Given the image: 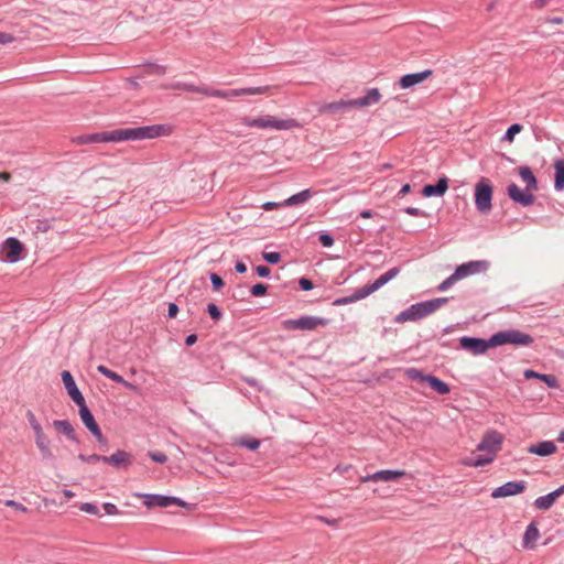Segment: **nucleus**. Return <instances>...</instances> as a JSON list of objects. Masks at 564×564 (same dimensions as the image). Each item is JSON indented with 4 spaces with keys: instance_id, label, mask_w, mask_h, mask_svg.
Masks as SVG:
<instances>
[{
    "instance_id": "29",
    "label": "nucleus",
    "mask_w": 564,
    "mask_h": 564,
    "mask_svg": "<svg viewBox=\"0 0 564 564\" xmlns=\"http://www.w3.org/2000/svg\"><path fill=\"white\" fill-rule=\"evenodd\" d=\"M171 88L182 89V90L191 91V93L203 94L205 96H209V91H210V87H208V86H196L193 84L182 83V82H177V83L173 84L171 86Z\"/></svg>"
},
{
    "instance_id": "63",
    "label": "nucleus",
    "mask_w": 564,
    "mask_h": 564,
    "mask_svg": "<svg viewBox=\"0 0 564 564\" xmlns=\"http://www.w3.org/2000/svg\"><path fill=\"white\" fill-rule=\"evenodd\" d=\"M120 384H122L124 388H127V389H129V390H131L133 392H139V387L133 384V383H131V382H129V381H127L124 378L121 379Z\"/></svg>"
},
{
    "instance_id": "39",
    "label": "nucleus",
    "mask_w": 564,
    "mask_h": 564,
    "mask_svg": "<svg viewBox=\"0 0 564 564\" xmlns=\"http://www.w3.org/2000/svg\"><path fill=\"white\" fill-rule=\"evenodd\" d=\"M240 96L243 95H261L269 91V86H259V87H248V88H239Z\"/></svg>"
},
{
    "instance_id": "64",
    "label": "nucleus",
    "mask_w": 564,
    "mask_h": 564,
    "mask_svg": "<svg viewBox=\"0 0 564 564\" xmlns=\"http://www.w3.org/2000/svg\"><path fill=\"white\" fill-rule=\"evenodd\" d=\"M197 341V335L196 334H189L185 338V345L187 347L193 346Z\"/></svg>"
},
{
    "instance_id": "26",
    "label": "nucleus",
    "mask_w": 564,
    "mask_h": 564,
    "mask_svg": "<svg viewBox=\"0 0 564 564\" xmlns=\"http://www.w3.org/2000/svg\"><path fill=\"white\" fill-rule=\"evenodd\" d=\"M347 109H350L349 100H338L328 104H324L318 108L319 113H329L336 115L338 112H344Z\"/></svg>"
},
{
    "instance_id": "28",
    "label": "nucleus",
    "mask_w": 564,
    "mask_h": 564,
    "mask_svg": "<svg viewBox=\"0 0 564 564\" xmlns=\"http://www.w3.org/2000/svg\"><path fill=\"white\" fill-rule=\"evenodd\" d=\"M367 296H368V293H367L366 289L362 286V288L356 290L351 295L336 299L333 302V305L334 306H343V305L351 304V303H355V302L362 300Z\"/></svg>"
},
{
    "instance_id": "21",
    "label": "nucleus",
    "mask_w": 564,
    "mask_h": 564,
    "mask_svg": "<svg viewBox=\"0 0 564 564\" xmlns=\"http://www.w3.org/2000/svg\"><path fill=\"white\" fill-rule=\"evenodd\" d=\"M557 446L553 441H542L536 444H531L527 452L540 457H546L555 454Z\"/></svg>"
},
{
    "instance_id": "3",
    "label": "nucleus",
    "mask_w": 564,
    "mask_h": 564,
    "mask_svg": "<svg viewBox=\"0 0 564 564\" xmlns=\"http://www.w3.org/2000/svg\"><path fill=\"white\" fill-rule=\"evenodd\" d=\"M449 301L448 297H435L412 304L394 317L395 323L416 322L433 314Z\"/></svg>"
},
{
    "instance_id": "4",
    "label": "nucleus",
    "mask_w": 564,
    "mask_h": 564,
    "mask_svg": "<svg viewBox=\"0 0 564 564\" xmlns=\"http://www.w3.org/2000/svg\"><path fill=\"white\" fill-rule=\"evenodd\" d=\"M240 122L250 128H259V129H275V130H289L293 128H300L301 124L295 119H275L271 116H261L258 118L252 117H241Z\"/></svg>"
},
{
    "instance_id": "31",
    "label": "nucleus",
    "mask_w": 564,
    "mask_h": 564,
    "mask_svg": "<svg viewBox=\"0 0 564 564\" xmlns=\"http://www.w3.org/2000/svg\"><path fill=\"white\" fill-rule=\"evenodd\" d=\"M312 197L311 189H303L284 200L285 206H295L299 204L306 203Z\"/></svg>"
},
{
    "instance_id": "40",
    "label": "nucleus",
    "mask_w": 564,
    "mask_h": 564,
    "mask_svg": "<svg viewBox=\"0 0 564 564\" xmlns=\"http://www.w3.org/2000/svg\"><path fill=\"white\" fill-rule=\"evenodd\" d=\"M206 311L215 322H218L223 317L221 310L215 303H208Z\"/></svg>"
},
{
    "instance_id": "20",
    "label": "nucleus",
    "mask_w": 564,
    "mask_h": 564,
    "mask_svg": "<svg viewBox=\"0 0 564 564\" xmlns=\"http://www.w3.org/2000/svg\"><path fill=\"white\" fill-rule=\"evenodd\" d=\"M432 75H433L432 69H425V70L419 72V73L405 74V75L401 76L399 84H400L401 88L408 89V88H411V87L424 82Z\"/></svg>"
},
{
    "instance_id": "5",
    "label": "nucleus",
    "mask_w": 564,
    "mask_h": 564,
    "mask_svg": "<svg viewBox=\"0 0 564 564\" xmlns=\"http://www.w3.org/2000/svg\"><path fill=\"white\" fill-rule=\"evenodd\" d=\"M494 348L503 345H513L516 347H529L534 343V338L527 333L516 328L500 330L491 335Z\"/></svg>"
},
{
    "instance_id": "1",
    "label": "nucleus",
    "mask_w": 564,
    "mask_h": 564,
    "mask_svg": "<svg viewBox=\"0 0 564 564\" xmlns=\"http://www.w3.org/2000/svg\"><path fill=\"white\" fill-rule=\"evenodd\" d=\"M171 131L166 124H152L134 128H118L96 133H86L74 137L72 142L75 144H91L101 142H122L154 139L165 135Z\"/></svg>"
},
{
    "instance_id": "54",
    "label": "nucleus",
    "mask_w": 564,
    "mask_h": 564,
    "mask_svg": "<svg viewBox=\"0 0 564 564\" xmlns=\"http://www.w3.org/2000/svg\"><path fill=\"white\" fill-rule=\"evenodd\" d=\"M256 273L260 278H268L271 273V270L269 267L260 264L256 267Z\"/></svg>"
},
{
    "instance_id": "2",
    "label": "nucleus",
    "mask_w": 564,
    "mask_h": 564,
    "mask_svg": "<svg viewBox=\"0 0 564 564\" xmlns=\"http://www.w3.org/2000/svg\"><path fill=\"white\" fill-rule=\"evenodd\" d=\"M518 174L525 183V188L521 189L517 184L511 183L507 186V195L516 204H519L523 207L531 206L535 200V196L532 194V192L538 191L539 188L538 180L531 167L527 165L520 166L518 169Z\"/></svg>"
},
{
    "instance_id": "19",
    "label": "nucleus",
    "mask_w": 564,
    "mask_h": 564,
    "mask_svg": "<svg viewBox=\"0 0 564 564\" xmlns=\"http://www.w3.org/2000/svg\"><path fill=\"white\" fill-rule=\"evenodd\" d=\"M562 495H564V484L547 495L538 497L534 500L533 506L538 510L546 511L552 508V506Z\"/></svg>"
},
{
    "instance_id": "61",
    "label": "nucleus",
    "mask_w": 564,
    "mask_h": 564,
    "mask_svg": "<svg viewBox=\"0 0 564 564\" xmlns=\"http://www.w3.org/2000/svg\"><path fill=\"white\" fill-rule=\"evenodd\" d=\"M4 505H6V506H8V507H13V508H14V509H17V510L26 511V507H25V506H23V505H22V503H20V502H17V501H14V500H7V501L4 502Z\"/></svg>"
},
{
    "instance_id": "49",
    "label": "nucleus",
    "mask_w": 564,
    "mask_h": 564,
    "mask_svg": "<svg viewBox=\"0 0 564 564\" xmlns=\"http://www.w3.org/2000/svg\"><path fill=\"white\" fill-rule=\"evenodd\" d=\"M148 456L155 463L164 464L167 462V456L163 452H149Z\"/></svg>"
},
{
    "instance_id": "58",
    "label": "nucleus",
    "mask_w": 564,
    "mask_h": 564,
    "mask_svg": "<svg viewBox=\"0 0 564 564\" xmlns=\"http://www.w3.org/2000/svg\"><path fill=\"white\" fill-rule=\"evenodd\" d=\"M93 435L96 437L101 447H106L108 445V440L104 436L101 430H99V432L93 433Z\"/></svg>"
},
{
    "instance_id": "16",
    "label": "nucleus",
    "mask_w": 564,
    "mask_h": 564,
    "mask_svg": "<svg viewBox=\"0 0 564 564\" xmlns=\"http://www.w3.org/2000/svg\"><path fill=\"white\" fill-rule=\"evenodd\" d=\"M34 441H35L36 447L39 448V451L41 453L42 459L46 460V462H53L55 459V455L53 454V451L51 447V440L44 433L43 430L34 433Z\"/></svg>"
},
{
    "instance_id": "10",
    "label": "nucleus",
    "mask_w": 564,
    "mask_h": 564,
    "mask_svg": "<svg viewBox=\"0 0 564 564\" xmlns=\"http://www.w3.org/2000/svg\"><path fill=\"white\" fill-rule=\"evenodd\" d=\"M143 497V503L147 508H167L172 505H176L178 507L187 508L188 503L177 497L173 496H165V495H158V494H144Z\"/></svg>"
},
{
    "instance_id": "8",
    "label": "nucleus",
    "mask_w": 564,
    "mask_h": 564,
    "mask_svg": "<svg viewBox=\"0 0 564 564\" xmlns=\"http://www.w3.org/2000/svg\"><path fill=\"white\" fill-rule=\"evenodd\" d=\"M329 321L324 317L304 315L300 318H290L282 322V328L285 330H314L319 326L328 325Z\"/></svg>"
},
{
    "instance_id": "12",
    "label": "nucleus",
    "mask_w": 564,
    "mask_h": 564,
    "mask_svg": "<svg viewBox=\"0 0 564 564\" xmlns=\"http://www.w3.org/2000/svg\"><path fill=\"white\" fill-rule=\"evenodd\" d=\"M527 488V482L524 480H514L508 481L497 488H495L491 492V497L494 499L505 498L510 496H516L522 494Z\"/></svg>"
},
{
    "instance_id": "50",
    "label": "nucleus",
    "mask_w": 564,
    "mask_h": 564,
    "mask_svg": "<svg viewBox=\"0 0 564 564\" xmlns=\"http://www.w3.org/2000/svg\"><path fill=\"white\" fill-rule=\"evenodd\" d=\"M78 459L84 463H96V462H102V455L99 454H91V455H85L79 454Z\"/></svg>"
},
{
    "instance_id": "62",
    "label": "nucleus",
    "mask_w": 564,
    "mask_h": 564,
    "mask_svg": "<svg viewBox=\"0 0 564 564\" xmlns=\"http://www.w3.org/2000/svg\"><path fill=\"white\" fill-rule=\"evenodd\" d=\"M14 40V37L6 32H0V44H8L11 43Z\"/></svg>"
},
{
    "instance_id": "7",
    "label": "nucleus",
    "mask_w": 564,
    "mask_h": 564,
    "mask_svg": "<svg viewBox=\"0 0 564 564\" xmlns=\"http://www.w3.org/2000/svg\"><path fill=\"white\" fill-rule=\"evenodd\" d=\"M494 187L490 181L481 177L475 185V206L480 214H488L492 208Z\"/></svg>"
},
{
    "instance_id": "60",
    "label": "nucleus",
    "mask_w": 564,
    "mask_h": 564,
    "mask_svg": "<svg viewBox=\"0 0 564 564\" xmlns=\"http://www.w3.org/2000/svg\"><path fill=\"white\" fill-rule=\"evenodd\" d=\"M316 519L318 521H322L324 523H326L327 525H330V527H336L339 522L338 519H328L326 517H323V516H317Z\"/></svg>"
},
{
    "instance_id": "43",
    "label": "nucleus",
    "mask_w": 564,
    "mask_h": 564,
    "mask_svg": "<svg viewBox=\"0 0 564 564\" xmlns=\"http://www.w3.org/2000/svg\"><path fill=\"white\" fill-rule=\"evenodd\" d=\"M365 97L370 101L371 105H373L380 101L381 94L378 88H369L366 90Z\"/></svg>"
},
{
    "instance_id": "14",
    "label": "nucleus",
    "mask_w": 564,
    "mask_h": 564,
    "mask_svg": "<svg viewBox=\"0 0 564 564\" xmlns=\"http://www.w3.org/2000/svg\"><path fill=\"white\" fill-rule=\"evenodd\" d=\"M489 265L490 263L487 260H473L458 265L455 271L462 280L473 274L486 272Z\"/></svg>"
},
{
    "instance_id": "6",
    "label": "nucleus",
    "mask_w": 564,
    "mask_h": 564,
    "mask_svg": "<svg viewBox=\"0 0 564 564\" xmlns=\"http://www.w3.org/2000/svg\"><path fill=\"white\" fill-rule=\"evenodd\" d=\"M405 376L408 379L412 381L429 384V387L438 394L444 395L451 392V388L445 381L441 380L436 376L425 375L422 370L417 368H408L405 370Z\"/></svg>"
},
{
    "instance_id": "27",
    "label": "nucleus",
    "mask_w": 564,
    "mask_h": 564,
    "mask_svg": "<svg viewBox=\"0 0 564 564\" xmlns=\"http://www.w3.org/2000/svg\"><path fill=\"white\" fill-rule=\"evenodd\" d=\"M53 426L62 434H64L69 441L79 443V440L75 433V430L68 420H55Z\"/></svg>"
},
{
    "instance_id": "32",
    "label": "nucleus",
    "mask_w": 564,
    "mask_h": 564,
    "mask_svg": "<svg viewBox=\"0 0 564 564\" xmlns=\"http://www.w3.org/2000/svg\"><path fill=\"white\" fill-rule=\"evenodd\" d=\"M495 460L494 455H479L476 458H467L463 462L465 466L481 467L491 464Z\"/></svg>"
},
{
    "instance_id": "45",
    "label": "nucleus",
    "mask_w": 564,
    "mask_h": 564,
    "mask_svg": "<svg viewBox=\"0 0 564 564\" xmlns=\"http://www.w3.org/2000/svg\"><path fill=\"white\" fill-rule=\"evenodd\" d=\"M318 241L323 247L329 248L334 245L335 239L329 232L323 231L319 234Z\"/></svg>"
},
{
    "instance_id": "24",
    "label": "nucleus",
    "mask_w": 564,
    "mask_h": 564,
    "mask_svg": "<svg viewBox=\"0 0 564 564\" xmlns=\"http://www.w3.org/2000/svg\"><path fill=\"white\" fill-rule=\"evenodd\" d=\"M79 416L86 429L93 434L99 432L100 427L97 424L91 411L88 409L86 402L78 404Z\"/></svg>"
},
{
    "instance_id": "42",
    "label": "nucleus",
    "mask_w": 564,
    "mask_h": 564,
    "mask_svg": "<svg viewBox=\"0 0 564 564\" xmlns=\"http://www.w3.org/2000/svg\"><path fill=\"white\" fill-rule=\"evenodd\" d=\"M262 258L269 264H276L281 261V253L276 252V251H272V252L264 251V252H262Z\"/></svg>"
},
{
    "instance_id": "46",
    "label": "nucleus",
    "mask_w": 564,
    "mask_h": 564,
    "mask_svg": "<svg viewBox=\"0 0 564 564\" xmlns=\"http://www.w3.org/2000/svg\"><path fill=\"white\" fill-rule=\"evenodd\" d=\"M26 419L29 421V424L31 426V429L33 430L34 433H36L37 431H42L43 427L41 426V424L39 423V421L36 420L34 413L31 411V410H28L26 411Z\"/></svg>"
},
{
    "instance_id": "51",
    "label": "nucleus",
    "mask_w": 564,
    "mask_h": 564,
    "mask_svg": "<svg viewBox=\"0 0 564 564\" xmlns=\"http://www.w3.org/2000/svg\"><path fill=\"white\" fill-rule=\"evenodd\" d=\"M350 108H354V107H359V108H364V107H368L370 106V101L365 97H359V98H356V99H350Z\"/></svg>"
},
{
    "instance_id": "56",
    "label": "nucleus",
    "mask_w": 564,
    "mask_h": 564,
    "mask_svg": "<svg viewBox=\"0 0 564 564\" xmlns=\"http://www.w3.org/2000/svg\"><path fill=\"white\" fill-rule=\"evenodd\" d=\"M282 206H285L284 202L283 203L265 202L264 204H262L261 207L264 210L270 212V210L276 209V208L282 207Z\"/></svg>"
},
{
    "instance_id": "33",
    "label": "nucleus",
    "mask_w": 564,
    "mask_h": 564,
    "mask_svg": "<svg viewBox=\"0 0 564 564\" xmlns=\"http://www.w3.org/2000/svg\"><path fill=\"white\" fill-rule=\"evenodd\" d=\"M236 444L249 451H256L260 446V441L249 436H242L236 441Z\"/></svg>"
},
{
    "instance_id": "34",
    "label": "nucleus",
    "mask_w": 564,
    "mask_h": 564,
    "mask_svg": "<svg viewBox=\"0 0 564 564\" xmlns=\"http://www.w3.org/2000/svg\"><path fill=\"white\" fill-rule=\"evenodd\" d=\"M240 96V89H227V90H220V89H214L210 88L209 97H218V98H231V97H238Z\"/></svg>"
},
{
    "instance_id": "55",
    "label": "nucleus",
    "mask_w": 564,
    "mask_h": 564,
    "mask_svg": "<svg viewBox=\"0 0 564 564\" xmlns=\"http://www.w3.org/2000/svg\"><path fill=\"white\" fill-rule=\"evenodd\" d=\"M102 508H104L105 512L109 516H115V514L119 513V510L115 503L106 502L102 505Z\"/></svg>"
},
{
    "instance_id": "18",
    "label": "nucleus",
    "mask_w": 564,
    "mask_h": 564,
    "mask_svg": "<svg viewBox=\"0 0 564 564\" xmlns=\"http://www.w3.org/2000/svg\"><path fill=\"white\" fill-rule=\"evenodd\" d=\"M131 457L132 456L130 453L122 451V449H118L116 453H113L110 456L102 455V463L109 464L117 469H121V468L127 469L132 464Z\"/></svg>"
},
{
    "instance_id": "30",
    "label": "nucleus",
    "mask_w": 564,
    "mask_h": 564,
    "mask_svg": "<svg viewBox=\"0 0 564 564\" xmlns=\"http://www.w3.org/2000/svg\"><path fill=\"white\" fill-rule=\"evenodd\" d=\"M554 187L556 191H564V159L554 163Z\"/></svg>"
},
{
    "instance_id": "44",
    "label": "nucleus",
    "mask_w": 564,
    "mask_h": 564,
    "mask_svg": "<svg viewBox=\"0 0 564 564\" xmlns=\"http://www.w3.org/2000/svg\"><path fill=\"white\" fill-rule=\"evenodd\" d=\"M267 292H268V285L264 283H257V284L252 285L250 289V293L256 297L264 296L267 294Z\"/></svg>"
},
{
    "instance_id": "53",
    "label": "nucleus",
    "mask_w": 564,
    "mask_h": 564,
    "mask_svg": "<svg viewBox=\"0 0 564 564\" xmlns=\"http://www.w3.org/2000/svg\"><path fill=\"white\" fill-rule=\"evenodd\" d=\"M403 212L410 216L414 217H426L427 214L416 207H405Z\"/></svg>"
},
{
    "instance_id": "9",
    "label": "nucleus",
    "mask_w": 564,
    "mask_h": 564,
    "mask_svg": "<svg viewBox=\"0 0 564 564\" xmlns=\"http://www.w3.org/2000/svg\"><path fill=\"white\" fill-rule=\"evenodd\" d=\"M459 348L478 356L485 354L489 348H494L492 336L488 339L473 336H463L459 338Z\"/></svg>"
},
{
    "instance_id": "23",
    "label": "nucleus",
    "mask_w": 564,
    "mask_h": 564,
    "mask_svg": "<svg viewBox=\"0 0 564 564\" xmlns=\"http://www.w3.org/2000/svg\"><path fill=\"white\" fill-rule=\"evenodd\" d=\"M400 272L399 267H393L390 270H388L386 273L380 275L377 280H375L373 283L367 284L364 288L366 289L368 295L379 290L381 286L387 284L390 280L394 279Z\"/></svg>"
},
{
    "instance_id": "15",
    "label": "nucleus",
    "mask_w": 564,
    "mask_h": 564,
    "mask_svg": "<svg viewBox=\"0 0 564 564\" xmlns=\"http://www.w3.org/2000/svg\"><path fill=\"white\" fill-rule=\"evenodd\" d=\"M62 381L64 383V387L68 393V395L70 397V399L75 402V404H82L85 401V398L83 395V393L79 391L72 373L67 370H64L62 372Z\"/></svg>"
},
{
    "instance_id": "38",
    "label": "nucleus",
    "mask_w": 564,
    "mask_h": 564,
    "mask_svg": "<svg viewBox=\"0 0 564 564\" xmlns=\"http://www.w3.org/2000/svg\"><path fill=\"white\" fill-rule=\"evenodd\" d=\"M460 280L456 271H454L453 274H451L448 278H446L442 283H440L436 288L437 291L444 292L448 290L455 282Z\"/></svg>"
},
{
    "instance_id": "17",
    "label": "nucleus",
    "mask_w": 564,
    "mask_h": 564,
    "mask_svg": "<svg viewBox=\"0 0 564 564\" xmlns=\"http://www.w3.org/2000/svg\"><path fill=\"white\" fill-rule=\"evenodd\" d=\"M405 475L404 470H392V469H386V470H379L373 474L366 475L360 478L361 482H368V481H394L401 478Z\"/></svg>"
},
{
    "instance_id": "57",
    "label": "nucleus",
    "mask_w": 564,
    "mask_h": 564,
    "mask_svg": "<svg viewBox=\"0 0 564 564\" xmlns=\"http://www.w3.org/2000/svg\"><path fill=\"white\" fill-rule=\"evenodd\" d=\"M180 308H178V305L176 303H169V308H167V317L169 318H175L177 313H178Z\"/></svg>"
},
{
    "instance_id": "13",
    "label": "nucleus",
    "mask_w": 564,
    "mask_h": 564,
    "mask_svg": "<svg viewBox=\"0 0 564 564\" xmlns=\"http://www.w3.org/2000/svg\"><path fill=\"white\" fill-rule=\"evenodd\" d=\"M23 245L13 237L6 239L2 247L4 260L10 263L18 262L22 258Z\"/></svg>"
},
{
    "instance_id": "48",
    "label": "nucleus",
    "mask_w": 564,
    "mask_h": 564,
    "mask_svg": "<svg viewBox=\"0 0 564 564\" xmlns=\"http://www.w3.org/2000/svg\"><path fill=\"white\" fill-rule=\"evenodd\" d=\"M79 509L86 513L99 516V509L95 503L84 502L80 505Z\"/></svg>"
},
{
    "instance_id": "52",
    "label": "nucleus",
    "mask_w": 564,
    "mask_h": 564,
    "mask_svg": "<svg viewBox=\"0 0 564 564\" xmlns=\"http://www.w3.org/2000/svg\"><path fill=\"white\" fill-rule=\"evenodd\" d=\"M299 286L302 291H311L314 289V283L311 279L303 276L299 280Z\"/></svg>"
},
{
    "instance_id": "36",
    "label": "nucleus",
    "mask_w": 564,
    "mask_h": 564,
    "mask_svg": "<svg viewBox=\"0 0 564 564\" xmlns=\"http://www.w3.org/2000/svg\"><path fill=\"white\" fill-rule=\"evenodd\" d=\"M523 127L520 123H512L502 137V141L512 142L516 134L522 131Z\"/></svg>"
},
{
    "instance_id": "11",
    "label": "nucleus",
    "mask_w": 564,
    "mask_h": 564,
    "mask_svg": "<svg viewBox=\"0 0 564 564\" xmlns=\"http://www.w3.org/2000/svg\"><path fill=\"white\" fill-rule=\"evenodd\" d=\"M503 435L496 430H490L482 436V440L477 445V451L488 452L489 455L496 457L497 453L501 449Z\"/></svg>"
},
{
    "instance_id": "37",
    "label": "nucleus",
    "mask_w": 564,
    "mask_h": 564,
    "mask_svg": "<svg viewBox=\"0 0 564 564\" xmlns=\"http://www.w3.org/2000/svg\"><path fill=\"white\" fill-rule=\"evenodd\" d=\"M144 72L148 75L163 76V75L166 74V66L154 64V63H150V64H148L145 66V70Z\"/></svg>"
},
{
    "instance_id": "41",
    "label": "nucleus",
    "mask_w": 564,
    "mask_h": 564,
    "mask_svg": "<svg viewBox=\"0 0 564 564\" xmlns=\"http://www.w3.org/2000/svg\"><path fill=\"white\" fill-rule=\"evenodd\" d=\"M539 380L552 389H557L560 387L557 378L553 375L543 373L542 377H539Z\"/></svg>"
},
{
    "instance_id": "22",
    "label": "nucleus",
    "mask_w": 564,
    "mask_h": 564,
    "mask_svg": "<svg viewBox=\"0 0 564 564\" xmlns=\"http://www.w3.org/2000/svg\"><path fill=\"white\" fill-rule=\"evenodd\" d=\"M448 188V178L441 176L436 184H426L422 188V195L424 197L443 196Z\"/></svg>"
},
{
    "instance_id": "35",
    "label": "nucleus",
    "mask_w": 564,
    "mask_h": 564,
    "mask_svg": "<svg viewBox=\"0 0 564 564\" xmlns=\"http://www.w3.org/2000/svg\"><path fill=\"white\" fill-rule=\"evenodd\" d=\"M97 371L99 373H101L102 376H105L106 378L117 382V383H120L121 382V379L123 378L122 376H120L119 373L112 371L111 369H109L108 367L104 366V365H99L97 367Z\"/></svg>"
},
{
    "instance_id": "59",
    "label": "nucleus",
    "mask_w": 564,
    "mask_h": 564,
    "mask_svg": "<svg viewBox=\"0 0 564 564\" xmlns=\"http://www.w3.org/2000/svg\"><path fill=\"white\" fill-rule=\"evenodd\" d=\"M543 373L536 372L532 369H525L523 376L525 379H539Z\"/></svg>"
},
{
    "instance_id": "25",
    "label": "nucleus",
    "mask_w": 564,
    "mask_h": 564,
    "mask_svg": "<svg viewBox=\"0 0 564 564\" xmlns=\"http://www.w3.org/2000/svg\"><path fill=\"white\" fill-rule=\"evenodd\" d=\"M540 538V531L538 529L536 522L532 521L525 528L523 534V547L527 550H533L535 547V542Z\"/></svg>"
},
{
    "instance_id": "47",
    "label": "nucleus",
    "mask_w": 564,
    "mask_h": 564,
    "mask_svg": "<svg viewBox=\"0 0 564 564\" xmlns=\"http://www.w3.org/2000/svg\"><path fill=\"white\" fill-rule=\"evenodd\" d=\"M209 279L215 291H219L225 285L223 278L217 273H210Z\"/></svg>"
}]
</instances>
